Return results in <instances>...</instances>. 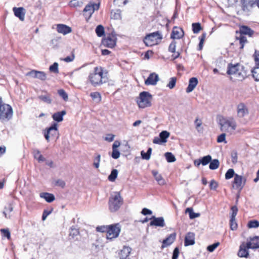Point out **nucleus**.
<instances>
[{
    "label": "nucleus",
    "mask_w": 259,
    "mask_h": 259,
    "mask_svg": "<svg viewBox=\"0 0 259 259\" xmlns=\"http://www.w3.org/2000/svg\"><path fill=\"white\" fill-rule=\"evenodd\" d=\"M231 214L230 218H232V220L235 219V217L237 214L238 209L236 206H233L231 207Z\"/></svg>",
    "instance_id": "52"
},
{
    "label": "nucleus",
    "mask_w": 259,
    "mask_h": 259,
    "mask_svg": "<svg viewBox=\"0 0 259 259\" xmlns=\"http://www.w3.org/2000/svg\"><path fill=\"white\" fill-rule=\"evenodd\" d=\"M108 226H98L96 228V230L98 232H106L108 233Z\"/></svg>",
    "instance_id": "57"
},
{
    "label": "nucleus",
    "mask_w": 259,
    "mask_h": 259,
    "mask_svg": "<svg viewBox=\"0 0 259 259\" xmlns=\"http://www.w3.org/2000/svg\"><path fill=\"white\" fill-rule=\"evenodd\" d=\"M232 161L233 163H236L237 162V153L236 151H232L231 153Z\"/></svg>",
    "instance_id": "62"
},
{
    "label": "nucleus",
    "mask_w": 259,
    "mask_h": 259,
    "mask_svg": "<svg viewBox=\"0 0 259 259\" xmlns=\"http://www.w3.org/2000/svg\"><path fill=\"white\" fill-rule=\"evenodd\" d=\"M58 93L59 95L63 98V99L66 101L68 99V97L67 94L65 92V91L63 89H60L58 91Z\"/></svg>",
    "instance_id": "49"
},
{
    "label": "nucleus",
    "mask_w": 259,
    "mask_h": 259,
    "mask_svg": "<svg viewBox=\"0 0 259 259\" xmlns=\"http://www.w3.org/2000/svg\"><path fill=\"white\" fill-rule=\"evenodd\" d=\"M177 78L175 77H171L169 79V81L168 83L167 84L166 87H168L170 89H172L174 88L176 86Z\"/></svg>",
    "instance_id": "48"
},
{
    "label": "nucleus",
    "mask_w": 259,
    "mask_h": 259,
    "mask_svg": "<svg viewBox=\"0 0 259 259\" xmlns=\"http://www.w3.org/2000/svg\"><path fill=\"white\" fill-rule=\"evenodd\" d=\"M116 40L114 36L109 35L102 39V43L106 47L112 48L116 45Z\"/></svg>",
    "instance_id": "14"
},
{
    "label": "nucleus",
    "mask_w": 259,
    "mask_h": 259,
    "mask_svg": "<svg viewBox=\"0 0 259 259\" xmlns=\"http://www.w3.org/2000/svg\"><path fill=\"white\" fill-rule=\"evenodd\" d=\"M121 228L119 224H114L109 225L107 238L112 239L117 238L120 232Z\"/></svg>",
    "instance_id": "8"
},
{
    "label": "nucleus",
    "mask_w": 259,
    "mask_h": 259,
    "mask_svg": "<svg viewBox=\"0 0 259 259\" xmlns=\"http://www.w3.org/2000/svg\"><path fill=\"white\" fill-rule=\"evenodd\" d=\"M150 220L152 221L150 222V226H156L160 227H164L165 225L164 220L163 217L156 218L155 216H152Z\"/></svg>",
    "instance_id": "16"
},
{
    "label": "nucleus",
    "mask_w": 259,
    "mask_h": 259,
    "mask_svg": "<svg viewBox=\"0 0 259 259\" xmlns=\"http://www.w3.org/2000/svg\"><path fill=\"white\" fill-rule=\"evenodd\" d=\"M66 114V111L65 110H62L60 112H57L54 113L52 115V118L55 121L59 122L63 120V116Z\"/></svg>",
    "instance_id": "28"
},
{
    "label": "nucleus",
    "mask_w": 259,
    "mask_h": 259,
    "mask_svg": "<svg viewBox=\"0 0 259 259\" xmlns=\"http://www.w3.org/2000/svg\"><path fill=\"white\" fill-rule=\"evenodd\" d=\"M247 247L251 249L259 248V237L254 236L250 238V241L247 243Z\"/></svg>",
    "instance_id": "20"
},
{
    "label": "nucleus",
    "mask_w": 259,
    "mask_h": 259,
    "mask_svg": "<svg viewBox=\"0 0 259 259\" xmlns=\"http://www.w3.org/2000/svg\"><path fill=\"white\" fill-rule=\"evenodd\" d=\"M101 160V155L100 154L96 153L94 157L93 165L95 168H98L100 165Z\"/></svg>",
    "instance_id": "41"
},
{
    "label": "nucleus",
    "mask_w": 259,
    "mask_h": 259,
    "mask_svg": "<svg viewBox=\"0 0 259 259\" xmlns=\"http://www.w3.org/2000/svg\"><path fill=\"white\" fill-rule=\"evenodd\" d=\"M185 212L189 213V218L190 219H194L200 216L199 213L194 212L193 208L191 207H188L187 208H186Z\"/></svg>",
    "instance_id": "34"
},
{
    "label": "nucleus",
    "mask_w": 259,
    "mask_h": 259,
    "mask_svg": "<svg viewBox=\"0 0 259 259\" xmlns=\"http://www.w3.org/2000/svg\"><path fill=\"white\" fill-rule=\"evenodd\" d=\"M249 228H256L259 227V222L256 220L250 221L247 224Z\"/></svg>",
    "instance_id": "47"
},
{
    "label": "nucleus",
    "mask_w": 259,
    "mask_h": 259,
    "mask_svg": "<svg viewBox=\"0 0 259 259\" xmlns=\"http://www.w3.org/2000/svg\"><path fill=\"white\" fill-rule=\"evenodd\" d=\"M218 187V183L214 180H212L209 184L210 190H215Z\"/></svg>",
    "instance_id": "60"
},
{
    "label": "nucleus",
    "mask_w": 259,
    "mask_h": 259,
    "mask_svg": "<svg viewBox=\"0 0 259 259\" xmlns=\"http://www.w3.org/2000/svg\"><path fill=\"white\" fill-rule=\"evenodd\" d=\"M13 210V207L12 204L9 203L8 204V207H5V210L3 211V214H4L6 218L10 219L11 218V215L9 213L12 212Z\"/></svg>",
    "instance_id": "33"
},
{
    "label": "nucleus",
    "mask_w": 259,
    "mask_h": 259,
    "mask_svg": "<svg viewBox=\"0 0 259 259\" xmlns=\"http://www.w3.org/2000/svg\"><path fill=\"white\" fill-rule=\"evenodd\" d=\"M111 17L112 19L118 20L121 19V12L119 10H117L115 11H112L111 12Z\"/></svg>",
    "instance_id": "36"
},
{
    "label": "nucleus",
    "mask_w": 259,
    "mask_h": 259,
    "mask_svg": "<svg viewBox=\"0 0 259 259\" xmlns=\"http://www.w3.org/2000/svg\"><path fill=\"white\" fill-rule=\"evenodd\" d=\"M165 157L168 162H173L176 160L175 156L171 152L165 153Z\"/></svg>",
    "instance_id": "46"
},
{
    "label": "nucleus",
    "mask_w": 259,
    "mask_h": 259,
    "mask_svg": "<svg viewBox=\"0 0 259 259\" xmlns=\"http://www.w3.org/2000/svg\"><path fill=\"white\" fill-rule=\"evenodd\" d=\"M236 219H233L232 220V218H230V228L232 230H235L237 228V224L236 222Z\"/></svg>",
    "instance_id": "61"
},
{
    "label": "nucleus",
    "mask_w": 259,
    "mask_h": 259,
    "mask_svg": "<svg viewBox=\"0 0 259 259\" xmlns=\"http://www.w3.org/2000/svg\"><path fill=\"white\" fill-rule=\"evenodd\" d=\"M245 183V180L243 178L237 174L235 175V177L233 181V187L237 189L241 190L244 187Z\"/></svg>",
    "instance_id": "12"
},
{
    "label": "nucleus",
    "mask_w": 259,
    "mask_h": 259,
    "mask_svg": "<svg viewBox=\"0 0 259 259\" xmlns=\"http://www.w3.org/2000/svg\"><path fill=\"white\" fill-rule=\"evenodd\" d=\"M179 255V249L178 247H176L173 251L172 259H178Z\"/></svg>",
    "instance_id": "64"
},
{
    "label": "nucleus",
    "mask_w": 259,
    "mask_h": 259,
    "mask_svg": "<svg viewBox=\"0 0 259 259\" xmlns=\"http://www.w3.org/2000/svg\"><path fill=\"white\" fill-rule=\"evenodd\" d=\"M152 173L158 184L160 185H164L165 184V180L160 174L156 170H152Z\"/></svg>",
    "instance_id": "30"
},
{
    "label": "nucleus",
    "mask_w": 259,
    "mask_h": 259,
    "mask_svg": "<svg viewBox=\"0 0 259 259\" xmlns=\"http://www.w3.org/2000/svg\"><path fill=\"white\" fill-rule=\"evenodd\" d=\"M247 243L246 244L244 243H242L240 246L238 255L241 257H247L249 255Z\"/></svg>",
    "instance_id": "26"
},
{
    "label": "nucleus",
    "mask_w": 259,
    "mask_h": 259,
    "mask_svg": "<svg viewBox=\"0 0 259 259\" xmlns=\"http://www.w3.org/2000/svg\"><path fill=\"white\" fill-rule=\"evenodd\" d=\"M88 79L94 87L101 85L108 81V78L104 74L103 68L98 66L95 67L93 72L90 73Z\"/></svg>",
    "instance_id": "1"
},
{
    "label": "nucleus",
    "mask_w": 259,
    "mask_h": 259,
    "mask_svg": "<svg viewBox=\"0 0 259 259\" xmlns=\"http://www.w3.org/2000/svg\"><path fill=\"white\" fill-rule=\"evenodd\" d=\"M241 10L246 13L250 12L255 6V0H240Z\"/></svg>",
    "instance_id": "11"
},
{
    "label": "nucleus",
    "mask_w": 259,
    "mask_h": 259,
    "mask_svg": "<svg viewBox=\"0 0 259 259\" xmlns=\"http://www.w3.org/2000/svg\"><path fill=\"white\" fill-rule=\"evenodd\" d=\"M235 174L233 169H229L225 174V179L226 180L230 179L233 178L234 176H235Z\"/></svg>",
    "instance_id": "51"
},
{
    "label": "nucleus",
    "mask_w": 259,
    "mask_h": 259,
    "mask_svg": "<svg viewBox=\"0 0 259 259\" xmlns=\"http://www.w3.org/2000/svg\"><path fill=\"white\" fill-rule=\"evenodd\" d=\"M195 244V235L192 232L188 233L185 238L184 245L185 246L192 245Z\"/></svg>",
    "instance_id": "22"
},
{
    "label": "nucleus",
    "mask_w": 259,
    "mask_h": 259,
    "mask_svg": "<svg viewBox=\"0 0 259 259\" xmlns=\"http://www.w3.org/2000/svg\"><path fill=\"white\" fill-rule=\"evenodd\" d=\"M79 234V231L77 229L72 227L70 229L69 235L73 238Z\"/></svg>",
    "instance_id": "55"
},
{
    "label": "nucleus",
    "mask_w": 259,
    "mask_h": 259,
    "mask_svg": "<svg viewBox=\"0 0 259 259\" xmlns=\"http://www.w3.org/2000/svg\"><path fill=\"white\" fill-rule=\"evenodd\" d=\"M1 232L2 234V236L7 238L8 239H10L11 238V233L9 229H2Z\"/></svg>",
    "instance_id": "53"
},
{
    "label": "nucleus",
    "mask_w": 259,
    "mask_h": 259,
    "mask_svg": "<svg viewBox=\"0 0 259 259\" xmlns=\"http://www.w3.org/2000/svg\"><path fill=\"white\" fill-rule=\"evenodd\" d=\"M170 134L166 131H163L159 134V137H155L153 142L154 144H161L165 143L166 139L169 137Z\"/></svg>",
    "instance_id": "13"
},
{
    "label": "nucleus",
    "mask_w": 259,
    "mask_h": 259,
    "mask_svg": "<svg viewBox=\"0 0 259 259\" xmlns=\"http://www.w3.org/2000/svg\"><path fill=\"white\" fill-rule=\"evenodd\" d=\"M239 68V65L238 64L236 65L229 64L228 66L227 73L229 75H234L237 80H241L244 79V75L242 74Z\"/></svg>",
    "instance_id": "7"
},
{
    "label": "nucleus",
    "mask_w": 259,
    "mask_h": 259,
    "mask_svg": "<svg viewBox=\"0 0 259 259\" xmlns=\"http://www.w3.org/2000/svg\"><path fill=\"white\" fill-rule=\"evenodd\" d=\"M159 80V77L158 74L155 73H151L150 74L148 78L145 81L146 85H156L157 81Z\"/></svg>",
    "instance_id": "17"
},
{
    "label": "nucleus",
    "mask_w": 259,
    "mask_h": 259,
    "mask_svg": "<svg viewBox=\"0 0 259 259\" xmlns=\"http://www.w3.org/2000/svg\"><path fill=\"white\" fill-rule=\"evenodd\" d=\"M236 38L237 39H239V44L240 45V48L243 49L244 46V44L247 42V39L246 37L243 35L240 34V36L238 37H237Z\"/></svg>",
    "instance_id": "45"
},
{
    "label": "nucleus",
    "mask_w": 259,
    "mask_h": 259,
    "mask_svg": "<svg viewBox=\"0 0 259 259\" xmlns=\"http://www.w3.org/2000/svg\"><path fill=\"white\" fill-rule=\"evenodd\" d=\"M57 30L59 33L65 35L70 33L72 29L71 27L65 24H60L57 25Z\"/></svg>",
    "instance_id": "25"
},
{
    "label": "nucleus",
    "mask_w": 259,
    "mask_h": 259,
    "mask_svg": "<svg viewBox=\"0 0 259 259\" xmlns=\"http://www.w3.org/2000/svg\"><path fill=\"white\" fill-rule=\"evenodd\" d=\"M198 83V79L196 77H192L189 80V84L186 92L189 93L192 92Z\"/></svg>",
    "instance_id": "24"
},
{
    "label": "nucleus",
    "mask_w": 259,
    "mask_h": 259,
    "mask_svg": "<svg viewBox=\"0 0 259 259\" xmlns=\"http://www.w3.org/2000/svg\"><path fill=\"white\" fill-rule=\"evenodd\" d=\"M49 70L51 72L58 73L59 72L58 64L56 62L54 63L53 65L50 66Z\"/></svg>",
    "instance_id": "54"
},
{
    "label": "nucleus",
    "mask_w": 259,
    "mask_h": 259,
    "mask_svg": "<svg viewBox=\"0 0 259 259\" xmlns=\"http://www.w3.org/2000/svg\"><path fill=\"white\" fill-rule=\"evenodd\" d=\"M201 29V27L199 23H195L192 24V30L194 33H198Z\"/></svg>",
    "instance_id": "50"
},
{
    "label": "nucleus",
    "mask_w": 259,
    "mask_h": 259,
    "mask_svg": "<svg viewBox=\"0 0 259 259\" xmlns=\"http://www.w3.org/2000/svg\"><path fill=\"white\" fill-rule=\"evenodd\" d=\"M194 123L195 124V127L197 132L198 133H202L203 129V127H201L202 123L201 120L197 118L195 120Z\"/></svg>",
    "instance_id": "38"
},
{
    "label": "nucleus",
    "mask_w": 259,
    "mask_h": 259,
    "mask_svg": "<svg viewBox=\"0 0 259 259\" xmlns=\"http://www.w3.org/2000/svg\"><path fill=\"white\" fill-rule=\"evenodd\" d=\"M39 196L41 198L45 199L48 203H51L55 199V196L53 194L47 192H42L40 193Z\"/></svg>",
    "instance_id": "29"
},
{
    "label": "nucleus",
    "mask_w": 259,
    "mask_h": 259,
    "mask_svg": "<svg viewBox=\"0 0 259 259\" xmlns=\"http://www.w3.org/2000/svg\"><path fill=\"white\" fill-rule=\"evenodd\" d=\"M252 76L256 81L259 80V66L256 65L251 70Z\"/></svg>",
    "instance_id": "39"
},
{
    "label": "nucleus",
    "mask_w": 259,
    "mask_h": 259,
    "mask_svg": "<svg viewBox=\"0 0 259 259\" xmlns=\"http://www.w3.org/2000/svg\"><path fill=\"white\" fill-rule=\"evenodd\" d=\"M13 116V109L9 104L2 103L0 105V120H9Z\"/></svg>",
    "instance_id": "5"
},
{
    "label": "nucleus",
    "mask_w": 259,
    "mask_h": 259,
    "mask_svg": "<svg viewBox=\"0 0 259 259\" xmlns=\"http://www.w3.org/2000/svg\"><path fill=\"white\" fill-rule=\"evenodd\" d=\"M183 35L184 31L182 29L177 27H174L170 37L172 39H180Z\"/></svg>",
    "instance_id": "21"
},
{
    "label": "nucleus",
    "mask_w": 259,
    "mask_h": 259,
    "mask_svg": "<svg viewBox=\"0 0 259 259\" xmlns=\"http://www.w3.org/2000/svg\"><path fill=\"white\" fill-rule=\"evenodd\" d=\"M27 75L30 76L33 78L39 79L41 80H45L47 78V75L44 71H36L32 70L27 74Z\"/></svg>",
    "instance_id": "15"
},
{
    "label": "nucleus",
    "mask_w": 259,
    "mask_h": 259,
    "mask_svg": "<svg viewBox=\"0 0 259 259\" xmlns=\"http://www.w3.org/2000/svg\"><path fill=\"white\" fill-rule=\"evenodd\" d=\"M219 165L220 162L218 159H211V161L209 162V168L211 170H214L219 167Z\"/></svg>",
    "instance_id": "35"
},
{
    "label": "nucleus",
    "mask_w": 259,
    "mask_h": 259,
    "mask_svg": "<svg viewBox=\"0 0 259 259\" xmlns=\"http://www.w3.org/2000/svg\"><path fill=\"white\" fill-rule=\"evenodd\" d=\"M211 156L210 155L203 156L201 158H200L201 164L203 166L206 165L211 161Z\"/></svg>",
    "instance_id": "40"
},
{
    "label": "nucleus",
    "mask_w": 259,
    "mask_h": 259,
    "mask_svg": "<svg viewBox=\"0 0 259 259\" xmlns=\"http://www.w3.org/2000/svg\"><path fill=\"white\" fill-rule=\"evenodd\" d=\"M50 136L51 137L57 136V139L59 137V134L57 128V123H54L47 131L44 133V136L46 140L49 142L50 141Z\"/></svg>",
    "instance_id": "10"
},
{
    "label": "nucleus",
    "mask_w": 259,
    "mask_h": 259,
    "mask_svg": "<svg viewBox=\"0 0 259 259\" xmlns=\"http://www.w3.org/2000/svg\"><path fill=\"white\" fill-rule=\"evenodd\" d=\"M240 33L241 35H248L250 36L253 34L254 31L248 26H242L240 28Z\"/></svg>",
    "instance_id": "32"
},
{
    "label": "nucleus",
    "mask_w": 259,
    "mask_h": 259,
    "mask_svg": "<svg viewBox=\"0 0 259 259\" xmlns=\"http://www.w3.org/2000/svg\"><path fill=\"white\" fill-rule=\"evenodd\" d=\"M123 203V199L118 192H116L112 195L109 199V209L111 212L118 210Z\"/></svg>",
    "instance_id": "3"
},
{
    "label": "nucleus",
    "mask_w": 259,
    "mask_h": 259,
    "mask_svg": "<svg viewBox=\"0 0 259 259\" xmlns=\"http://www.w3.org/2000/svg\"><path fill=\"white\" fill-rule=\"evenodd\" d=\"M219 123L222 132L231 134L237 127V123L234 117L220 116L219 117Z\"/></svg>",
    "instance_id": "2"
},
{
    "label": "nucleus",
    "mask_w": 259,
    "mask_h": 259,
    "mask_svg": "<svg viewBox=\"0 0 259 259\" xmlns=\"http://www.w3.org/2000/svg\"><path fill=\"white\" fill-rule=\"evenodd\" d=\"M99 7L100 3H90L85 7L83 10L84 16L86 18H88V19H89L94 13L95 11L99 10Z\"/></svg>",
    "instance_id": "9"
},
{
    "label": "nucleus",
    "mask_w": 259,
    "mask_h": 259,
    "mask_svg": "<svg viewBox=\"0 0 259 259\" xmlns=\"http://www.w3.org/2000/svg\"><path fill=\"white\" fill-rule=\"evenodd\" d=\"M95 31L98 36L101 37L104 34V28L102 25H99L96 27Z\"/></svg>",
    "instance_id": "44"
},
{
    "label": "nucleus",
    "mask_w": 259,
    "mask_h": 259,
    "mask_svg": "<svg viewBox=\"0 0 259 259\" xmlns=\"http://www.w3.org/2000/svg\"><path fill=\"white\" fill-rule=\"evenodd\" d=\"M131 251L130 247L124 246L119 253V259H130L127 258Z\"/></svg>",
    "instance_id": "27"
},
{
    "label": "nucleus",
    "mask_w": 259,
    "mask_h": 259,
    "mask_svg": "<svg viewBox=\"0 0 259 259\" xmlns=\"http://www.w3.org/2000/svg\"><path fill=\"white\" fill-rule=\"evenodd\" d=\"M90 96L93 100L96 101L97 102H100L101 101V94L97 92L91 93Z\"/></svg>",
    "instance_id": "43"
},
{
    "label": "nucleus",
    "mask_w": 259,
    "mask_h": 259,
    "mask_svg": "<svg viewBox=\"0 0 259 259\" xmlns=\"http://www.w3.org/2000/svg\"><path fill=\"white\" fill-rule=\"evenodd\" d=\"M152 96L148 92L144 91L140 93L137 99V103L139 108H145L151 106Z\"/></svg>",
    "instance_id": "4"
},
{
    "label": "nucleus",
    "mask_w": 259,
    "mask_h": 259,
    "mask_svg": "<svg viewBox=\"0 0 259 259\" xmlns=\"http://www.w3.org/2000/svg\"><path fill=\"white\" fill-rule=\"evenodd\" d=\"M176 237V234L175 233L169 234L165 239L162 241L161 248L163 249L170 245L175 240Z\"/></svg>",
    "instance_id": "18"
},
{
    "label": "nucleus",
    "mask_w": 259,
    "mask_h": 259,
    "mask_svg": "<svg viewBox=\"0 0 259 259\" xmlns=\"http://www.w3.org/2000/svg\"><path fill=\"white\" fill-rule=\"evenodd\" d=\"M120 153L117 149H112L111 156L113 159H116L120 156Z\"/></svg>",
    "instance_id": "63"
},
{
    "label": "nucleus",
    "mask_w": 259,
    "mask_h": 259,
    "mask_svg": "<svg viewBox=\"0 0 259 259\" xmlns=\"http://www.w3.org/2000/svg\"><path fill=\"white\" fill-rule=\"evenodd\" d=\"M152 153V148H149L147 152H144V151H142L141 152V157L143 159L149 160L150 158V156Z\"/></svg>",
    "instance_id": "37"
},
{
    "label": "nucleus",
    "mask_w": 259,
    "mask_h": 259,
    "mask_svg": "<svg viewBox=\"0 0 259 259\" xmlns=\"http://www.w3.org/2000/svg\"><path fill=\"white\" fill-rule=\"evenodd\" d=\"M176 48V42L173 40L169 45L168 47V51L171 53H175Z\"/></svg>",
    "instance_id": "59"
},
{
    "label": "nucleus",
    "mask_w": 259,
    "mask_h": 259,
    "mask_svg": "<svg viewBox=\"0 0 259 259\" xmlns=\"http://www.w3.org/2000/svg\"><path fill=\"white\" fill-rule=\"evenodd\" d=\"M162 38L161 33L157 31L146 35L144 39V42L147 46H152L156 44L158 40Z\"/></svg>",
    "instance_id": "6"
},
{
    "label": "nucleus",
    "mask_w": 259,
    "mask_h": 259,
    "mask_svg": "<svg viewBox=\"0 0 259 259\" xmlns=\"http://www.w3.org/2000/svg\"><path fill=\"white\" fill-rule=\"evenodd\" d=\"M220 245V243L219 242H215L211 245H208L207 247V250L210 252H213L214 249Z\"/></svg>",
    "instance_id": "56"
},
{
    "label": "nucleus",
    "mask_w": 259,
    "mask_h": 259,
    "mask_svg": "<svg viewBox=\"0 0 259 259\" xmlns=\"http://www.w3.org/2000/svg\"><path fill=\"white\" fill-rule=\"evenodd\" d=\"M13 11L16 17L19 18L21 21H24L25 15V10L23 7H14Z\"/></svg>",
    "instance_id": "19"
},
{
    "label": "nucleus",
    "mask_w": 259,
    "mask_h": 259,
    "mask_svg": "<svg viewBox=\"0 0 259 259\" xmlns=\"http://www.w3.org/2000/svg\"><path fill=\"white\" fill-rule=\"evenodd\" d=\"M118 175V170L117 169H113L110 175L108 177V179L111 182H114L117 178Z\"/></svg>",
    "instance_id": "42"
},
{
    "label": "nucleus",
    "mask_w": 259,
    "mask_h": 259,
    "mask_svg": "<svg viewBox=\"0 0 259 259\" xmlns=\"http://www.w3.org/2000/svg\"><path fill=\"white\" fill-rule=\"evenodd\" d=\"M226 135L225 133H223L219 135L217 138V142L218 143H222L224 142L225 143H227V141H226Z\"/></svg>",
    "instance_id": "58"
},
{
    "label": "nucleus",
    "mask_w": 259,
    "mask_h": 259,
    "mask_svg": "<svg viewBox=\"0 0 259 259\" xmlns=\"http://www.w3.org/2000/svg\"><path fill=\"white\" fill-rule=\"evenodd\" d=\"M248 113V109L243 103H240L238 105L237 115L239 117H243Z\"/></svg>",
    "instance_id": "23"
},
{
    "label": "nucleus",
    "mask_w": 259,
    "mask_h": 259,
    "mask_svg": "<svg viewBox=\"0 0 259 259\" xmlns=\"http://www.w3.org/2000/svg\"><path fill=\"white\" fill-rule=\"evenodd\" d=\"M45 93L46 94L45 95H41L39 96L38 98L42 102L47 104H50L52 102L51 95L50 94L48 93L47 92H45Z\"/></svg>",
    "instance_id": "31"
}]
</instances>
